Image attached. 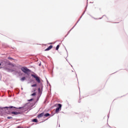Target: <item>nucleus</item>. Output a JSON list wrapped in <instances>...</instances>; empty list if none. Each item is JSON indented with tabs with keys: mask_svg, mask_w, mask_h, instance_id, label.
<instances>
[{
	"mask_svg": "<svg viewBox=\"0 0 128 128\" xmlns=\"http://www.w3.org/2000/svg\"><path fill=\"white\" fill-rule=\"evenodd\" d=\"M21 70L23 72L26 74H28L30 72V70L28 68L26 67H22L21 68Z\"/></svg>",
	"mask_w": 128,
	"mask_h": 128,
	"instance_id": "f257e3e1",
	"label": "nucleus"
},
{
	"mask_svg": "<svg viewBox=\"0 0 128 128\" xmlns=\"http://www.w3.org/2000/svg\"><path fill=\"white\" fill-rule=\"evenodd\" d=\"M32 76V78H36V82L40 84V77L32 74H31Z\"/></svg>",
	"mask_w": 128,
	"mask_h": 128,
	"instance_id": "f03ea898",
	"label": "nucleus"
},
{
	"mask_svg": "<svg viewBox=\"0 0 128 128\" xmlns=\"http://www.w3.org/2000/svg\"><path fill=\"white\" fill-rule=\"evenodd\" d=\"M56 106H58V107L56 110V112L58 114V112H60V110H62V105L61 104H56Z\"/></svg>",
	"mask_w": 128,
	"mask_h": 128,
	"instance_id": "7ed1b4c3",
	"label": "nucleus"
},
{
	"mask_svg": "<svg viewBox=\"0 0 128 128\" xmlns=\"http://www.w3.org/2000/svg\"><path fill=\"white\" fill-rule=\"evenodd\" d=\"M44 116V112H42L40 114H39L38 116H37V118H42V116Z\"/></svg>",
	"mask_w": 128,
	"mask_h": 128,
	"instance_id": "20e7f679",
	"label": "nucleus"
},
{
	"mask_svg": "<svg viewBox=\"0 0 128 128\" xmlns=\"http://www.w3.org/2000/svg\"><path fill=\"white\" fill-rule=\"evenodd\" d=\"M6 108H16V110H20V108H22V107H20L19 108H16V107H14L12 106H10V107H6Z\"/></svg>",
	"mask_w": 128,
	"mask_h": 128,
	"instance_id": "39448f33",
	"label": "nucleus"
},
{
	"mask_svg": "<svg viewBox=\"0 0 128 128\" xmlns=\"http://www.w3.org/2000/svg\"><path fill=\"white\" fill-rule=\"evenodd\" d=\"M12 114H14L15 116H18V114H20V112H11Z\"/></svg>",
	"mask_w": 128,
	"mask_h": 128,
	"instance_id": "423d86ee",
	"label": "nucleus"
},
{
	"mask_svg": "<svg viewBox=\"0 0 128 128\" xmlns=\"http://www.w3.org/2000/svg\"><path fill=\"white\" fill-rule=\"evenodd\" d=\"M52 46L50 45L48 48L45 50H52Z\"/></svg>",
	"mask_w": 128,
	"mask_h": 128,
	"instance_id": "0eeeda50",
	"label": "nucleus"
},
{
	"mask_svg": "<svg viewBox=\"0 0 128 128\" xmlns=\"http://www.w3.org/2000/svg\"><path fill=\"white\" fill-rule=\"evenodd\" d=\"M50 116V114L48 113L44 114V116H45V118H48V116Z\"/></svg>",
	"mask_w": 128,
	"mask_h": 128,
	"instance_id": "6e6552de",
	"label": "nucleus"
},
{
	"mask_svg": "<svg viewBox=\"0 0 128 128\" xmlns=\"http://www.w3.org/2000/svg\"><path fill=\"white\" fill-rule=\"evenodd\" d=\"M26 80V77H22V78H20V80H22V82H24V80Z\"/></svg>",
	"mask_w": 128,
	"mask_h": 128,
	"instance_id": "1a4fd4ad",
	"label": "nucleus"
},
{
	"mask_svg": "<svg viewBox=\"0 0 128 128\" xmlns=\"http://www.w3.org/2000/svg\"><path fill=\"white\" fill-rule=\"evenodd\" d=\"M32 122H38V119L34 118L32 120Z\"/></svg>",
	"mask_w": 128,
	"mask_h": 128,
	"instance_id": "9d476101",
	"label": "nucleus"
},
{
	"mask_svg": "<svg viewBox=\"0 0 128 128\" xmlns=\"http://www.w3.org/2000/svg\"><path fill=\"white\" fill-rule=\"evenodd\" d=\"M58 48H60V45H58L56 47V50H58Z\"/></svg>",
	"mask_w": 128,
	"mask_h": 128,
	"instance_id": "9b49d317",
	"label": "nucleus"
},
{
	"mask_svg": "<svg viewBox=\"0 0 128 128\" xmlns=\"http://www.w3.org/2000/svg\"><path fill=\"white\" fill-rule=\"evenodd\" d=\"M36 93L34 92L33 94H31V96H36Z\"/></svg>",
	"mask_w": 128,
	"mask_h": 128,
	"instance_id": "f8f14e48",
	"label": "nucleus"
},
{
	"mask_svg": "<svg viewBox=\"0 0 128 128\" xmlns=\"http://www.w3.org/2000/svg\"><path fill=\"white\" fill-rule=\"evenodd\" d=\"M32 88H34V87L36 86V84H32Z\"/></svg>",
	"mask_w": 128,
	"mask_h": 128,
	"instance_id": "ddd939ff",
	"label": "nucleus"
},
{
	"mask_svg": "<svg viewBox=\"0 0 128 128\" xmlns=\"http://www.w3.org/2000/svg\"><path fill=\"white\" fill-rule=\"evenodd\" d=\"M7 118H8V120H10V118H12V116H8Z\"/></svg>",
	"mask_w": 128,
	"mask_h": 128,
	"instance_id": "4468645a",
	"label": "nucleus"
},
{
	"mask_svg": "<svg viewBox=\"0 0 128 128\" xmlns=\"http://www.w3.org/2000/svg\"><path fill=\"white\" fill-rule=\"evenodd\" d=\"M8 60H12V58L10 56H9L8 57Z\"/></svg>",
	"mask_w": 128,
	"mask_h": 128,
	"instance_id": "2eb2a0df",
	"label": "nucleus"
},
{
	"mask_svg": "<svg viewBox=\"0 0 128 128\" xmlns=\"http://www.w3.org/2000/svg\"><path fill=\"white\" fill-rule=\"evenodd\" d=\"M29 102H32V100H34V98H31L30 100H28Z\"/></svg>",
	"mask_w": 128,
	"mask_h": 128,
	"instance_id": "dca6fc26",
	"label": "nucleus"
},
{
	"mask_svg": "<svg viewBox=\"0 0 128 128\" xmlns=\"http://www.w3.org/2000/svg\"><path fill=\"white\" fill-rule=\"evenodd\" d=\"M10 64V66H14V65L13 64Z\"/></svg>",
	"mask_w": 128,
	"mask_h": 128,
	"instance_id": "f3484780",
	"label": "nucleus"
},
{
	"mask_svg": "<svg viewBox=\"0 0 128 128\" xmlns=\"http://www.w3.org/2000/svg\"><path fill=\"white\" fill-rule=\"evenodd\" d=\"M0 66H2V64L0 63Z\"/></svg>",
	"mask_w": 128,
	"mask_h": 128,
	"instance_id": "a211bd4d",
	"label": "nucleus"
},
{
	"mask_svg": "<svg viewBox=\"0 0 128 128\" xmlns=\"http://www.w3.org/2000/svg\"><path fill=\"white\" fill-rule=\"evenodd\" d=\"M18 128H20V126H18Z\"/></svg>",
	"mask_w": 128,
	"mask_h": 128,
	"instance_id": "6ab92c4d",
	"label": "nucleus"
}]
</instances>
